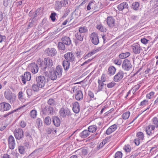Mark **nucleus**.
Returning <instances> with one entry per match:
<instances>
[{
	"label": "nucleus",
	"instance_id": "8fccbe9b",
	"mask_svg": "<svg viewBox=\"0 0 158 158\" xmlns=\"http://www.w3.org/2000/svg\"><path fill=\"white\" fill-rule=\"evenodd\" d=\"M32 87L33 90L35 91H38L39 90V89L40 88L39 86L37 84V83H36V84H33Z\"/></svg>",
	"mask_w": 158,
	"mask_h": 158
},
{
	"label": "nucleus",
	"instance_id": "49530a36",
	"mask_svg": "<svg viewBox=\"0 0 158 158\" xmlns=\"http://www.w3.org/2000/svg\"><path fill=\"white\" fill-rule=\"evenodd\" d=\"M19 152L22 154H24L25 152V149L24 147L22 146L19 147Z\"/></svg>",
	"mask_w": 158,
	"mask_h": 158
},
{
	"label": "nucleus",
	"instance_id": "cd10ccee",
	"mask_svg": "<svg viewBox=\"0 0 158 158\" xmlns=\"http://www.w3.org/2000/svg\"><path fill=\"white\" fill-rule=\"evenodd\" d=\"M62 65L63 66L64 69L66 71L68 70L69 68L70 63L68 61L64 60L63 61Z\"/></svg>",
	"mask_w": 158,
	"mask_h": 158
},
{
	"label": "nucleus",
	"instance_id": "4be33fe9",
	"mask_svg": "<svg viewBox=\"0 0 158 158\" xmlns=\"http://www.w3.org/2000/svg\"><path fill=\"white\" fill-rule=\"evenodd\" d=\"M62 42L65 45H69L71 44L70 39L68 37L65 36L61 39Z\"/></svg>",
	"mask_w": 158,
	"mask_h": 158
},
{
	"label": "nucleus",
	"instance_id": "a211bd4d",
	"mask_svg": "<svg viewBox=\"0 0 158 158\" xmlns=\"http://www.w3.org/2000/svg\"><path fill=\"white\" fill-rule=\"evenodd\" d=\"M44 62L46 66V68H50L53 65V62L52 60L49 58H46L44 59Z\"/></svg>",
	"mask_w": 158,
	"mask_h": 158
},
{
	"label": "nucleus",
	"instance_id": "052dcab7",
	"mask_svg": "<svg viewBox=\"0 0 158 158\" xmlns=\"http://www.w3.org/2000/svg\"><path fill=\"white\" fill-rule=\"evenodd\" d=\"M23 93L22 91H20L18 94V98L20 100H22L23 99Z\"/></svg>",
	"mask_w": 158,
	"mask_h": 158
},
{
	"label": "nucleus",
	"instance_id": "72a5a7b5",
	"mask_svg": "<svg viewBox=\"0 0 158 158\" xmlns=\"http://www.w3.org/2000/svg\"><path fill=\"white\" fill-rule=\"evenodd\" d=\"M98 91H99L102 90V89L103 88V86L104 85V82L101 81L100 80L98 79Z\"/></svg>",
	"mask_w": 158,
	"mask_h": 158
},
{
	"label": "nucleus",
	"instance_id": "2eb2a0df",
	"mask_svg": "<svg viewBox=\"0 0 158 158\" xmlns=\"http://www.w3.org/2000/svg\"><path fill=\"white\" fill-rule=\"evenodd\" d=\"M8 143L9 148L11 149H14L15 146V139L12 135L10 136L8 138Z\"/></svg>",
	"mask_w": 158,
	"mask_h": 158
},
{
	"label": "nucleus",
	"instance_id": "f704fd0d",
	"mask_svg": "<svg viewBox=\"0 0 158 158\" xmlns=\"http://www.w3.org/2000/svg\"><path fill=\"white\" fill-rule=\"evenodd\" d=\"M116 71V69L114 67L112 66L110 67L108 69V73L111 75L114 74Z\"/></svg>",
	"mask_w": 158,
	"mask_h": 158
},
{
	"label": "nucleus",
	"instance_id": "e2e57ef3",
	"mask_svg": "<svg viewBox=\"0 0 158 158\" xmlns=\"http://www.w3.org/2000/svg\"><path fill=\"white\" fill-rule=\"evenodd\" d=\"M93 55V54L91 52H90L89 53H88L87 55H86L84 58V59H86L88 58L91 56L92 55Z\"/></svg>",
	"mask_w": 158,
	"mask_h": 158
},
{
	"label": "nucleus",
	"instance_id": "864d4df0",
	"mask_svg": "<svg viewBox=\"0 0 158 158\" xmlns=\"http://www.w3.org/2000/svg\"><path fill=\"white\" fill-rule=\"evenodd\" d=\"M122 153L120 152H118L115 154V158H121Z\"/></svg>",
	"mask_w": 158,
	"mask_h": 158
},
{
	"label": "nucleus",
	"instance_id": "2f4dec72",
	"mask_svg": "<svg viewBox=\"0 0 158 158\" xmlns=\"http://www.w3.org/2000/svg\"><path fill=\"white\" fill-rule=\"evenodd\" d=\"M97 127L96 125H93L89 126L88 128V130L89 132H95L97 130Z\"/></svg>",
	"mask_w": 158,
	"mask_h": 158
},
{
	"label": "nucleus",
	"instance_id": "393cba45",
	"mask_svg": "<svg viewBox=\"0 0 158 158\" xmlns=\"http://www.w3.org/2000/svg\"><path fill=\"white\" fill-rule=\"evenodd\" d=\"M31 72L34 73H36L38 72L39 68L36 64L32 63L31 64Z\"/></svg>",
	"mask_w": 158,
	"mask_h": 158
},
{
	"label": "nucleus",
	"instance_id": "412c9836",
	"mask_svg": "<svg viewBox=\"0 0 158 158\" xmlns=\"http://www.w3.org/2000/svg\"><path fill=\"white\" fill-rule=\"evenodd\" d=\"M63 69L61 66L58 65L56 68V71L55 72L57 74L58 78L60 77L62 75Z\"/></svg>",
	"mask_w": 158,
	"mask_h": 158
},
{
	"label": "nucleus",
	"instance_id": "aec40b11",
	"mask_svg": "<svg viewBox=\"0 0 158 158\" xmlns=\"http://www.w3.org/2000/svg\"><path fill=\"white\" fill-rule=\"evenodd\" d=\"M117 126L116 124H114L110 126L106 131V133L107 135H109L115 131L117 129Z\"/></svg>",
	"mask_w": 158,
	"mask_h": 158
},
{
	"label": "nucleus",
	"instance_id": "680f3d73",
	"mask_svg": "<svg viewBox=\"0 0 158 158\" xmlns=\"http://www.w3.org/2000/svg\"><path fill=\"white\" fill-rule=\"evenodd\" d=\"M54 130V128H49L47 130V132L48 134H50L52 132L54 133L53 131Z\"/></svg>",
	"mask_w": 158,
	"mask_h": 158
},
{
	"label": "nucleus",
	"instance_id": "f03ea898",
	"mask_svg": "<svg viewBox=\"0 0 158 158\" xmlns=\"http://www.w3.org/2000/svg\"><path fill=\"white\" fill-rule=\"evenodd\" d=\"M155 127L153 125L149 124L145 128V131L147 134L149 136L152 137H155L154 129Z\"/></svg>",
	"mask_w": 158,
	"mask_h": 158
},
{
	"label": "nucleus",
	"instance_id": "20e7f679",
	"mask_svg": "<svg viewBox=\"0 0 158 158\" xmlns=\"http://www.w3.org/2000/svg\"><path fill=\"white\" fill-rule=\"evenodd\" d=\"M99 2H96L95 1H91L89 3L87 7L88 10H97L98 8Z\"/></svg>",
	"mask_w": 158,
	"mask_h": 158
},
{
	"label": "nucleus",
	"instance_id": "13d9d810",
	"mask_svg": "<svg viewBox=\"0 0 158 158\" xmlns=\"http://www.w3.org/2000/svg\"><path fill=\"white\" fill-rule=\"evenodd\" d=\"M62 2H63L64 6L69 5L70 3L69 0H64Z\"/></svg>",
	"mask_w": 158,
	"mask_h": 158
},
{
	"label": "nucleus",
	"instance_id": "7ed1b4c3",
	"mask_svg": "<svg viewBox=\"0 0 158 158\" xmlns=\"http://www.w3.org/2000/svg\"><path fill=\"white\" fill-rule=\"evenodd\" d=\"M4 95L5 98L9 101L10 103H12L15 101V97L13 96V94L10 90L5 91Z\"/></svg>",
	"mask_w": 158,
	"mask_h": 158
},
{
	"label": "nucleus",
	"instance_id": "774afa93",
	"mask_svg": "<svg viewBox=\"0 0 158 158\" xmlns=\"http://www.w3.org/2000/svg\"><path fill=\"white\" fill-rule=\"evenodd\" d=\"M141 41L143 44H146L148 43V40L145 38H143L141 40Z\"/></svg>",
	"mask_w": 158,
	"mask_h": 158
},
{
	"label": "nucleus",
	"instance_id": "de8ad7c7",
	"mask_svg": "<svg viewBox=\"0 0 158 158\" xmlns=\"http://www.w3.org/2000/svg\"><path fill=\"white\" fill-rule=\"evenodd\" d=\"M42 124V121L41 119L38 118L37 119L36 121V124L38 127H40Z\"/></svg>",
	"mask_w": 158,
	"mask_h": 158
},
{
	"label": "nucleus",
	"instance_id": "9b49d317",
	"mask_svg": "<svg viewBox=\"0 0 158 158\" xmlns=\"http://www.w3.org/2000/svg\"><path fill=\"white\" fill-rule=\"evenodd\" d=\"M90 38L91 42L94 45H97L99 43V41L97 34L92 33L91 34Z\"/></svg>",
	"mask_w": 158,
	"mask_h": 158
},
{
	"label": "nucleus",
	"instance_id": "ddd939ff",
	"mask_svg": "<svg viewBox=\"0 0 158 158\" xmlns=\"http://www.w3.org/2000/svg\"><path fill=\"white\" fill-rule=\"evenodd\" d=\"M124 73L121 70H120L114 76V81L115 82H118L122 80L123 77Z\"/></svg>",
	"mask_w": 158,
	"mask_h": 158
},
{
	"label": "nucleus",
	"instance_id": "69168bd1",
	"mask_svg": "<svg viewBox=\"0 0 158 158\" xmlns=\"http://www.w3.org/2000/svg\"><path fill=\"white\" fill-rule=\"evenodd\" d=\"M19 125L21 127L24 128L26 126V123L24 121H22L20 123Z\"/></svg>",
	"mask_w": 158,
	"mask_h": 158
},
{
	"label": "nucleus",
	"instance_id": "dca6fc26",
	"mask_svg": "<svg viewBox=\"0 0 158 158\" xmlns=\"http://www.w3.org/2000/svg\"><path fill=\"white\" fill-rule=\"evenodd\" d=\"M45 52L48 56H54L57 53V51L55 49L53 48L46 49Z\"/></svg>",
	"mask_w": 158,
	"mask_h": 158
},
{
	"label": "nucleus",
	"instance_id": "c85d7f7f",
	"mask_svg": "<svg viewBox=\"0 0 158 158\" xmlns=\"http://www.w3.org/2000/svg\"><path fill=\"white\" fill-rule=\"evenodd\" d=\"M63 3V2H62V1H56L55 4V9L57 10H59L63 6V5H62Z\"/></svg>",
	"mask_w": 158,
	"mask_h": 158
},
{
	"label": "nucleus",
	"instance_id": "09e8293b",
	"mask_svg": "<svg viewBox=\"0 0 158 158\" xmlns=\"http://www.w3.org/2000/svg\"><path fill=\"white\" fill-rule=\"evenodd\" d=\"M48 103L49 105L54 106L56 104V102L53 99L50 98L48 101Z\"/></svg>",
	"mask_w": 158,
	"mask_h": 158
},
{
	"label": "nucleus",
	"instance_id": "338daca9",
	"mask_svg": "<svg viewBox=\"0 0 158 158\" xmlns=\"http://www.w3.org/2000/svg\"><path fill=\"white\" fill-rule=\"evenodd\" d=\"M148 100H144L141 102L140 105L143 106L147 104L148 103Z\"/></svg>",
	"mask_w": 158,
	"mask_h": 158
},
{
	"label": "nucleus",
	"instance_id": "5701e85b",
	"mask_svg": "<svg viewBox=\"0 0 158 158\" xmlns=\"http://www.w3.org/2000/svg\"><path fill=\"white\" fill-rule=\"evenodd\" d=\"M73 110L75 113H78L79 112L80 109L78 102H75L73 104Z\"/></svg>",
	"mask_w": 158,
	"mask_h": 158
},
{
	"label": "nucleus",
	"instance_id": "b1692460",
	"mask_svg": "<svg viewBox=\"0 0 158 158\" xmlns=\"http://www.w3.org/2000/svg\"><path fill=\"white\" fill-rule=\"evenodd\" d=\"M76 93L75 98L77 100L79 101L83 98V94L81 90H78L76 91Z\"/></svg>",
	"mask_w": 158,
	"mask_h": 158
},
{
	"label": "nucleus",
	"instance_id": "6ab92c4d",
	"mask_svg": "<svg viewBox=\"0 0 158 158\" xmlns=\"http://www.w3.org/2000/svg\"><path fill=\"white\" fill-rule=\"evenodd\" d=\"M128 5L126 2H123L119 4L117 7L118 10L119 11H122L123 10L127 9L128 8Z\"/></svg>",
	"mask_w": 158,
	"mask_h": 158
},
{
	"label": "nucleus",
	"instance_id": "e433bc0d",
	"mask_svg": "<svg viewBox=\"0 0 158 158\" xmlns=\"http://www.w3.org/2000/svg\"><path fill=\"white\" fill-rule=\"evenodd\" d=\"M152 121L155 127H158V118L156 117H154L153 118Z\"/></svg>",
	"mask_w": 158,
	"mask_h": 158
},
{
	"label": "nucleus",
	"instance_id": "4468645a",
	"mask_svg": "<svg viewBox=\"0 0 158 158\" xmlns=\"http://www.w3.org/2000/svg\"><path fill=\"white\" fill-rule=\"evenodd\" d=\"M60 116L64 118L70 113L69 110L67 108H61L59 111Z\"/></svg>",
	"mask_w": 158,
	"mask_h": 158
},
{
	"label": "nucleus",
	"instance_id": "c756f323",
	"mask_svg": "<svg viewBox=\"0 0 158 158\" xmlns=\"http://www.w3.org/2000/svg\"><path fill=\"white\" fill-rule=\"evenodd\" d=\"M76 152L79 153L81 155H85L87 153V150L85 149H79Z\"/></svg>",
	"mask_w": 158,
	"mask_h": 158
},
{
	"label": "nucleus",
	"instance_id": "423d86ee",
	"mask_svg": "<svg viewBox=\"0 0 158 158\" xmlns=\"http://www.w3.org/2000/svg\"><path fill=\"white\" fill-rule=\"evenodd\" d=\"M42 114H44L52 115L53 113V108L50 106H47L42 109Z\"/></svg>",
	"mask_w": 158,
	"mask_h": 158
},
{
	"label": "nucleus",
	"instance_id": "0e129e2a",
	"mask_svg": "<svg viewBox=\"0 0 158 158\" xmlns=\"http://www.w3.org/2000/svg\"><path fill=\"white\" fill-rule=\"evenodd\" d=\"M101 50V48H96V49H94L91 52L93 54V55L95 54L96 53L98 52H99Z\"/></svg>",
	"mask_w": 158,
	"mask_h": 158
},
{
	"label": "nucleus",
	"instance_id": "0eeeda50",
	"mask_svg": "<svg viewBox=\"0 0 158 158\" xmlns=\"http://www.w3.org/2000/svg\"><path fill=\"white\" fill-rule=\"evenodd\" d=\"M14 135L17 139L20 140L23 137V132L20 128L16 129L14 132Z\"/></svg>",
	"mask_w": 158,
	"mask_h": 158
},
{
	"label": "nucleus",
	"instance_id": "f3484780",
	"mask_svg": "<svg viewBox=\"0 0 158 158\" xmlns=\"http://www.w3.org/2000/svg\"><path fill=\"white\" fill-rule=\"evenodd\" d=\"M107 23L110 27H113L115 25V19L112 17H108L106 19Z\"/></svg>",
	"mask_w": 158,
	"mask_h": 158
},
{
	"label": "nucleus",
	"instance_id": "a878e982",
	"mask_svg": "<svg viewBox=\"0 0 158 158\" xmlns=\"http://www.w3.org/2000/svg\"><path fill=\"white\" fill-rule=\"evenodd\" d=\"M53 122L54 125L57 127L59 126L60 124V121L59 118L56 116L53 118Z\"/></svg>",
	"mask_w": 158,
	"mask_h": 158
},
{
	"label": "nucleus",
	"instance_id": "bf43d9fd",
	"mask_svg": "<svg viewBox=\"0 0 158 158\" xmlns=\"http://www.w3.org/2000/svg\"><path fill=\"white\" fill-rule=\"evenodd\" d=\"M140 86V85L139 84H137V85H135L133 88V93H135L137 90L139 89Z\"/></svg>",
	"mask_w": 158,
	"mask_h": 158
},
{
	"label": "nucleus",
	"instance_id": "ea45409f",
	"mask_svg": "<svg viewBox=\"0 0 158 158\" xmlns=\"http://www.w3.org/2000/svg\"><path fill=\"white\" fill-rule=\"evenodd\" d=\"M137 138L141 140L143 139L144 136L143 133L141 132H139L137 133Z\"/></svg>",
	"mask_w": 158,
	"mask_h": 158
},
{
	"label": "nucleus",
	"instance_id": "f8f14e48",
	"mask_svg": "<svg viewBox=\"0 0 158 158\" xmlns=\"http://www.w3.org/2000/svg\"><path fill=\"white\" fill-rule=\"evenodd\" d=\"M131 48L134 53L136 54L140 53V51L142 50L140 45L138 44H133L131 46Z\"/></svg>",
	"mask_w": 158,
	"mask_h": 158
},
{
	"label": "nucleus",
	"instance_id": "6e6d98bb",
	"mask_svg": "<svg viewBox=\"0 0 158 158\" xmlns=\"http://www.w3.org/2000/svg\"><path fill=\"white\" fill-rule=\"evenodd\" d=\"M26 93L28 97H29L32 95V90L31 89H27L26 90Z\"/></svg>",
	"mask_w": 158,
	"mask_h": 158
},
{
	"label": "nucleus",
	"instance_id": "58836bf2",
	"mask_svg": "<svg viewBox=\"0 0 158 158\" xmlns=\"http://www.w3.org/2000/svg\"><path fill=\"white\" fill-rule=\"evenodd\" d=\"M50 77L52 80H55L57 79V77L58 78V77L56 73L55 72H51Z\"/></svg>",
	"mask_w": 158,
	"mask_h": 158
},
{
	"label": "nucleus",
	"instance_id": "4c0bfd02",
	"mask_svg": "<svg viewBox=\"0 0 158 158\" xmlns=\"http://www.w3.org/2000/svg\"><path fill=\"white\" fill-rule=\"evenodd\" d=\"M130 113L129 111H127L124 113L122 116V118L124 119H127L128 118Z\"/></svg>",
	"mask_w": 158,
	"mask_h": 158
},
{
	"label": "nucleus",
	"instance_id": "37998d69",
	"mask_svg": "<svg viewBox=\"0 0 158 158\" xmlns=\"http://www.w3.org/2000/svg\"><path fill=\"white\" fill-rule=\"evenodd\" d=\"M97 28L102 32H106V29L105 27H103L102 25H98L97 27Z\"/></svg>",
	"mask_w": 158,
	"mask_h": 158
},
{
	"label": "nucleus",
	"instance_id": "79ce46f5",
	"mask_svg": "<svg viewBox=\"0 0 158 158\" xmlns=\"http://www.w3.org/2000/svg\"><path fill=\"white\" fill-rule=\"evenodd\" d=\"M37 115V112L35 110H32L30 112V116L33 118H35Z\"/></svg>",
	"mask_w": 158,
	"mask_h": 158
},
{
	"label": "nucleus",
	"instance_id": "9d476101",
	"mask_svg": "<svg viewBox=\"0 0 158 158\" xmlns=\"http://www.w3.org/2000/svg\"><path fill=\"white\" fill-rule=\"evenodd\" d=\"M64 57L66 59V60L68 62H73L75 61V57L72 52H69L65 54Z\"/></svg>",
	"mask_w": 158,
	"mask_h": 158
},
{
	"label": "nucleus",
	"instance_id": "c9c22d12",
	"mask_svg": "<svg viewBox=\"0 0 158 158\" xmlns=\"http://www.w3.org/2000/svg\"><path fill=\"white\" fill-rule=\"evenodd\" d=\"M64 44L62 42H59L58 43V47L59 50H64L65 49V46Z\"/></svg>",
	"mask_w": 158,
	"mask_h": 158
},
{
	"label": "nucleus",
	"instance_id": "a18cd8bd",
	"mask_svg": "<svg viewBox=\"0 0 158 158\" xmlns=\"http://www.w3.org/2000/svg\"><path fill=\"white\" fill-rule=\"evenodd\" d=\"M51 122V119L49 117H47L45 118L44 120V122L47 125H50Z\"/></svg>",
	"mask_w": 158,
	"mask_h": 158
},
{
	"label": "nucleus",
	"instance_id": "7c9ffc66",
	"mask_svg": "<svg viewBox=\"0 0 158 158\" xmlns=\"http://www.w3.org/2000/svg\"><path fill=\"white\" fill-rule=\"evenodd\" d=\"M75 36L77 40L81 41H82L83 40L84 36L83 35H81L80 33H77L75 34Z\"/></svg>",
	"mask_w": 158,
	"mask_h": 158
},
{
	"label": "nucleus",
	"instance_id": "603ef678",
	"mask_svg": "<svg viewBox=\"0 0 158 158\" xmlns=\"http://www.w3.org/2000/svg\"><path fill=\"white\" fill-rule=\"evenodd\" d=\"M116 85L114 82L112 81L107 85V87L109 88H111L114 87Z\"/></svg>",
	"mask_w": 158,
	"mask_h": 158
},
{
	"label": "nucleus",
	"instance_id": "1a4fd4ad",
	"mask_svg": "<svg viewBox=\"0 0 158 158\" xmlns=\"http://www.w3.org/2000/svg\"><path fill=\"white\" fill-rule=\"evenodd\" d=\"M21 77L23 83L24 84H25L26 81H29L31 80V75L30 72H26L23 75L21 76Z\"/></svg>",
	"mask_w": 158,
	"mask_h": 158
},
{
	"label": "nucleus",
	"instance_id": "4d7b16f0",
	"mask_svg": "<svg viewBox=\"0 0 158 158\" xmlns=\"http://www.w3.org/2000/svg\"><path fill=\"white\" fill-rule=\"evenodd\" d=\"M154 94V93L153 92H151L149 94H147L146 95V98H147L149 99H150L152 98V97L153 96Z\"/></svg>",
	"mask_w": 158,
	"mask_h": 158
},
{
	"label": "nucleus",
	"instance_id": "473e14b6",
	"mask_svg": "<svg viewBox=\"0 0 158 158\" xmlns=\"http://www.w3.org/2000/svg\"><path fill=\"white\" fill-rule=\"evenodd\" d=\"M130 55V53L129 52H126L125 53H123L119 55V57L121 59L125 58Z\"/></svg>",
	"mask_w": 158,
	"mask_h": 158
},
{
	"label": "nucleus",
	"instance_id": "bb28decb",
	"mask_svg": "<svg viewBox=\"0 0 158 158\" xmlns=\"http://www.w3.org/2000/svg\"><path fill=\"white\" fill-rule=\"evenodd\" d=\"M89 135V131L87 130H85L80 133L79 136L81 138H84L87 137Z\"/></svg>",
	"mask_w": 158,
	"mask_h": 158
},
{
	"label": "nucleus",
	"instance_id": "f257e3e1",
	"mask_svg": "<svg viewBox=\"0 0 158 158\" xmlns=\"http://www.w3.org/2000/svg\"><path fill=\"white\" fill-rule=\"evenodd\" d=\"M36 83L40 88L44 87L46 83V79L44 76H40L37 77L36 78Z\"/></svg>",
	"mask_w": 158,
	"mask_h": 158
},
{
	"label": "nucleus",
	"instance_id": "c03bdc74",
	"mask_svg": "<svg viewBox=\"0 0 158 158\" xmlns=\"http://www.w3.org/2000/svg\"><path fill=\"white\" fill-rule=\"evenodd\" d=\"M79 33H83L86 32L87 31V29L86 27H81L79 28Z\"/></svg>",
	"mask_w": 158,
	"mask_h": 158
},
{
	"label": "nucleus",
	"instance_id": "a19ab883",
	"mask_svg": "<svg viewBox=\"0 0 158 158\" xmlns=\"http://www.w3.org/2000/svg\"><path fill=\"white\" fill-rule=\"evenodd\" d=\"M139 3L137 2H135L133 3L132 4L133 8L135 10H137L139 6Z\"/></svg>",
	"mask_w": 158,
	"mask_h": 158
},
{
	"label": "nucleus",
	"instance_id": "39448f33",
	"mask_svg": "<svg viewBox=\"0 0 158 158\" xmlns=\"http://www.w3.org/2000/svg\"><path fill=\"white\" fill-rule=\"evenodd\" d=\"M132 65L129 60L125 59L123 61L122 67L125 70L129 71L131 70L132 68Z\"/></svg>",
	"mask_w": 158,
	"mask_h": 158
},
{
	"label": "nucleus",
	"instance_id": "5fc2aeb1",
	"mask_svg": "<svg viewBox=\"0 0 158 158\" xmlns=\"http://www.w3.org/2000/svg\"><path fill=\"white\" fill-rule=\"evenodd\" d=\"M124 149L127 152H129L131 150V148L129 145H126L124 148Z\"/></svg>",
	"mask_w": 158,
	"mask_h": 158
},
{
	"label": "nucleus",
	"instance_id": "3c124183",
	"mask_svg": "<svg viewBox=\"0 0 158 158\" xmlns=\"http://www.w3.org/2000/svg\"><path fill=\"white\" fill-rule=\"evenodd\" d=\"M56 15V14L55 12H53L51 14V15L50 16V18L51 19L52 21V22H54L55 21V16Z\"/></svg>",
	"mask_w": 158,
	"mask_h": 158
},
{
	"label": "nucleus",
	"instance_id": "6e6552de",
	"mask_svg": "<svg viewBox=\"0 0 158 158\" xmlns=\"http://www.w3.org/2000/svg\"><path fill=\"white\" fill-rule=\"evenodd\" d=\"M11 107L10 105L8 103L3 102L0 103V111H8Z\"/></svg>",
	"mask_w": 158,
	"mask_h": 158
}]
</instances>
